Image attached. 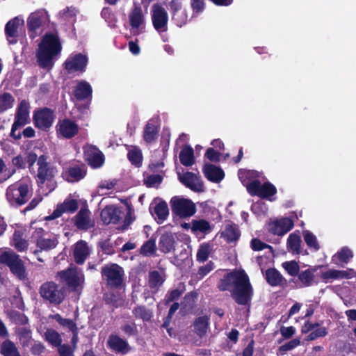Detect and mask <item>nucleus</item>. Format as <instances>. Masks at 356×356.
<instances>
[{
  "instance_id": "1",
  "label": "nucleus",
  "mask_w": 356,
  "mask_h": 356,
  "mask_svg": "<svg viewBox=\"0 0 356 356\" xmlns=\"http://www.w3.org/2000/svg\"><path fill=\"white\" fill-rule=\"evenodd\" d=\"M218 288L221 291H229L232 298L240 305L248 304L252 295L248 277L243 270L227 273L220 280Z\"/></svg>"
},
{
  "instance_id": "2",
  "label": "nucleus",
  "mask_w": 356,
  "mask_h": 356,
  "mask_svg": "<svg viewBox=\"0 0 356 356\" xmlns=\"http://www.w3.org/2000/svg\"><path fill=\"white\" fill-rule=\"evenodd\" d=\"M62 45L56 33H46L39 44L37 52L38 62L43 68L52 67L54 60L60 54Z\"/></svg>"
},
{
  "instance_id": "3",
  "label": "nucleus",
  "mask_w": 356,
  "mask_h": 356,
  "mask_svg": "<svg viewBox=\"0 0 356 356\" xmlns=\"http://www.w3.org/2000/svg\"><path fill=\"white\" fill-rule=\"evenodd\" d=\"M253 172L251 171L240 170L238 177L243 184L246 186L248 193L252 195H257L264 198H269L274 195L277 189L274 185L270 182H265L261 184L258 180H254L251 182L246 181V178L251 177Z\"/></svg>"
},
{
  "instance_id": "4",
  "label": "nucleus",
  "mask_w": 356,
  "mask_h": 356,
  "mask_svg": "<svg viewBox=\"0 0 356 356\" xmlns=\"http://www.w3.org/2000/svg\"><path fill=\"white\" fill-rule=\"evenodd\" d=\"M30 196L29 187L26 183L16 182L9 186L6 191V200L12 207L24 204Z\"/></svg>"
},
{
  "instance_id": "5",
  "label": "nucleus",
  "mask_w": 356,
  "mask_h": 356,
  "mask_svg": "<svg viewBox=\"0 0 356 356\" xmlns=\"http://www.w3.org/2000/svg\"><path fill=\"white\" fill-rule=\"evenodd\" d=\"M32 238L37 249L34 254L39 252L49 251L54 249L58 244V236L54 233L45 232L42 228H35L32 233Z\"/></svg>"
},
{
  "instance_id": "6",
  "label": "nucleus",
  "mask_w": 356,
  "mask_h": 356,
  "mask_svg": "<svg viewBox=\"0 0 356 356\" xmlns=\"http://www.w3.org/2000/svg\"><path fill=\"white\" fill-rule=\"evenodd\" d=\"M49 22V16L44 9L31 13L27 18L28 33L31 38L40 35L43 27Z\"/></svg>"
},
{
  "instance_id": "7",
  "label": "nucleus",
  "mask_w": 356,
  "mask_h": 356,
  "mask_svg": "<svg viewBox=\"0 0 356 356\" xmlns=\"http://www.w3.org/2000/svg\"><path fill=\"white\" fill-rule=\"evenodd\" d=\"M130 31L134 35L142 33L146 25V12L142 10L139 3L134 2L128 14Z\"/></svg>"
},
{
  "instance_id": "8",
  "label": "nucleus",
  "mask_w": 356,
  "mask_h": 356,
  "mask_svg": "<svg viewBox=\"0 0 356 356\" xmlns=\"http://www.w3.org/2000/svg\"><path fill=\"white\" fill-rule=\"evenodd\" d=\"M0 263L9 266L11 272L19 280H24L26 278L24 262L15 252L10 251L2 253L0 255Z\"/></svg>"
},
{
  "instance_id": "9",
  "label": "nucleus",
  "mask_w": 356,
  "mask_h": 356,
  "mask_svg": "<svg viewBox=\"0 0 356 356\" xmlns=\"http://www.w3.org/2000/svg\"><path fill=\"white\" fill-rule=\"evenodd\" d=\"M170 204L172 213L181 218L192 216L196 211L195 206L191 200L181 197H172Z\"/></svg>"
},
{
  "instance_id": "10",
  "label": "nucleus",
  "mask_w": 356,
  "mask_h": 356,
  "mask_svg": "<svg viewBox=\"0 0 356 356\" xmlns=\"http://www.w3.org/2000/svg\"><path fill=\"white\" fill-rule=\"evenodd\" d=\"M151 15L154 28L158 32L168 30V15L163 6L158 3L154 4L152 6Z\"/></svg>"
},
{
  "instance_id": "11",
  "label": "nucleus",
  "mask_w": 356,
  "mask_h": 356,
  "mask_svg": "<svg viewBox=\"0 0 356 356\" xmlns=\"http://www.w3.org/2000/svg\"><path fill=\"white\" fill-rule=\"evenodd\" d=\"M41 296L55 304H59L64 298L63 291L52 282L44 283L40 289Z\"/></svg>"
},
{
  "instance_id": "12",
  "label": "nucleus",
  "mask_w": 356,
  "mask_h": 356,
  "mask_svg": "<svg viewBox=\"0 0 356 356\" xmlns=\"http://www.w3.org/2000/svg\"><path fill=\"white\" fill-rule=\"evenodd\" d=\"M102 275L109 286L117 287L122 283L124 270L117 264H110L103 268Z\"/></svg>"
},
{
  "instance_id": "13",
  "label": "nucleus",
  "mask_w": 356,
  "mask_h": 356,
  "mask_svg": "<svg viewBox=\"0 0 356 356\" xmlns=\"http://www.w3.org/2000/svg\"><path fill=\"white\" fill-rule=\"evenodd\" d=\"M293 227V221L290 218H282L270 221L267 225L268 231L277 236H284Z\"/></svg>"
},
{
  "instance_id": "14",
  "label": "nucleus",
  "mask_w": 356,
  "mask_h": 356,
  "mask_svg": "<svg viewBox=\"0 0 356 356\" xmlns=\"http://www.w3.org/2000/svg\"><path fill=\"white\" fill-rule=\"evenodd\" d=\"M58 275L70 286L74 289L81 286L84 282L83 274L76 267H70L67 270L60 271Z\"/></svg>"
},
{
  "instance_id": "15",
  "label": "nucleus",
  "mask_w": 356,
  "mask_h": 356,
  "mask_svg": "<svg viewBox=\"0 0 356 356\" xmlns=\"http://www.w3.org/2000/svg\"><path fill=\"white\" fill-rule=\"evenodd\" d=\"M88 64V57L81 54L70 55L65 62V67L68 72H81L86 70Z\"/></svg>"
},
{
  "instance_id": "16",
  "label": "nucleus",
  "mask_w": 356,
  "mask_h": 356,
  "mask_svg": "<svg viewBox=\"0 0 356 356\" xmlns=\"http://www.w3.org/2000/svg\"><path fill=\"white\" fill-rule=\"evenodd\" d=\"M54 118L52 111L48 108L35 111L33 115L35 126L43 131H47L51 127Z\"/></svg>"
},
{
  "instance_id": "17",
  "label": "nucleus",
  "mask_w": 356,
  "mask_h": 356,
  "mask_svg": "<svg viewBox=\"0 0 356 356\" xmlns=\"http://www.w3.org/2000/svg\"><path fill=\"white\" fill-rule=\"evenodd\" d=\"M24 24V20L21 17H16L10 20L6 25L5 32L10 44H15L17 41L19 31Z\"/></svg>"
},
{
  "instance_id": "18",
  "label": "nucleus",
  "mask_w": 356,
  "mask_h": 356,
  "mask_svg": "<svg viewBox=\"0 0 356 356\" xmlns=\"http://www.w3.org/2000/svg\"><path fill=\"white\" fill-rule=\"evenodd\" d=\"M78 208V202L76 200L66 199L63 203L57 205L54 212L44 217L45 220H51L59 218L64 213H73Z\"/></svg>"
},
{
  "instance_id": "19",
  "label": "nucleus",
  "mask_w": 356,
  "mask_h": 356,
  "mask_svg": "<svg viewBox=\"0 0 356 356\" xmlns=\"http://www.w3.org/2000/svg\"><path fill=\"white\" fill-rule=\"evenodd\" d=\"M179 179L183 184L193 191L202 192L204 191L203 184L200 177L195 173L187 172L179 174Z\"/></svg>"
},
{
  "instance_id": "20",
  "label": "nucleus",
  "mask_w": 356,
  "mask_h": 356,
  "mask_svg": "<svg viewBox=\"0 0 356 356\" xmlns=\"http://www.w3.org/2000/svg\"><path fill=\"white\" fill-rule=\"evenodd\" d=\"M56 128L58 136L65 138H71L74 137L79 131L78 125L70 120L59 121Z\"/></svg>"
},
{
  "instance_id": "21",
  "label": "nucleus",
  "mask_w": 356,
  "mask_h": 356,
  "mask_svg": "<svg viewBox=\"0 0 356 356\" xmlns=\"http://www.w3.org/2000/svg\"><path fill=\"white\" fill-rule=\"evenodd\" d=\"M84 154L86 161L94 168H99L104 163V154L92 145H88L85 147Z\"/></svg>"
},
{
  "instance_id": "22",
  "label": "nucleus",
  "mask_w": 356,
  "mask_h": 356,
  "mask_svg": "<svg viewBox=\"0 0 356 356\" xmlns=\"http://www.w3.org/2000/svg\"><path fill=\"white\" fill-rule=\"evenodd\" d=\"M29 102L22 100L19 104L15 116L14 128L22 127L29 122Z\"/></svg>"
},
{
  "instance_id": "23",
  "label": "nucleus",
  "mask_w": 356,
  "mask_h": 356,
  "mask_svg": "<svg viewBox=\"0 0 356 356\" xmlns=\"http://www.w3.org/2000/svg\"><path fill=\"white\" fill-rule=\"evenodd\" d=\"M74 224L78 229L86 230L95 225V221L88 209H81L74 217Z\"/></svg>"
},
{
  "instance_id": "24",
  "label": "nucleus",
  "mask_w": 356,
  "mask_h": 356,
  "mask_svg": "<svg viewBox=\"0 0 356 356\" xmlns=\"http://www.w3.org/2000/svg\"><path fill=\"white\" fill-rule=\"evenodd\" d=\"M159 131V120L157 118L150 119L143 131V138L147 143L154 142L158 136Z\"/></svg>"
},
{
  "instance_id": "25",
  "label": "nucleus",
  "mask_w": 356,
  "mask_h": 356,
  "mask_svg": "<svg viewBox=\"0 0 356 356\" xmlns=\"http://www.w3.org/2000/svg\"><path fill=\"white\" fill-rule=\"evenodd\" d=\"M91 248L83 241H78L74 246V258L79 264H82L90 255Z\"/></svg>"
},
{
  "instance_id": "26",
  "label": "nucleus",
  "mask_w": 356,
  "mask_h": 356,
  "mask_svg": "<svg viewBox=\"0 0 356 356\" xmlns=\"http://www.w3.org/2000/svg\"><path fill=\"white\" fill-rule=\"evenodd\" d=\"M121 210L114 206H108L101 212V218L104 224L116 223L120 218Z\"/></svg>"
},
{
  "instance_id": "27",
  "label": "nucleus",
  "mask_w": 356,
  "mask_h": 356,
  "mask_svg": "<svg viewBox=\"0 0 356 356\" xmlns=\"http://www.w3.org/2000/svg\"><path fill=\"white\" fill-rule=\"evenodd\" d=\"M302 332L307 333L311 332L307 336L308 340H314L316 338L324 337L327 334V329L325 327H319L316 323H306L302 327Z\"/></svg>"
},
{
  "instance_id": "28",
  "label": "nucleus",
  "mask_w": 356,
  "mask_h": 356,
  "mask_svg": "<svg viewBox=\"0 0 356 356\" xmlns=\"http://www.w3.org/2000/svg\"><path fill=\"white\" fill-rule=\"evenodd\" d=\"M38 165V176L41 181H44L46 179H49L54 176L55 170L54 168L49 166V163L47 161V157L45 156L42 155L39 157Z\"/></svg>"
},
{
  "instance_id": "29",
  "label": "nucleus",
  "mask_w": 356,
  "mask_h": 356,
  "mask_svg": "<svg viewBox=\"0 0 356 356\" xmlns=\"http://www.w3.org/2000/svg\"><path fill=\"white\" fill-rule=\"evenodd\" d=\"M86 175V171L79 166H72L67 169L63 173V178L68 182H76L82 179Z\"/></svg>"
},
{
  "instance_id": "30",
  "label": "nucleus",
  "mask_w": 356,
  "mask_h": 356,
  "mask_svg": "<svg viewBox=\"0 0 356 356\" xmlns=\"http://www.w3.org/2000/svg\"><path fill=\"white\" fill-rule=\"evenodd\" d=\"M203 172L206 177L213 182H219L224 177L223 171L220 168L212 164H205Z\"/></svg>"
},
{
  "instance_id": "31",
  "label": "nucleus",
  "mask_w": 356,
  "mask_h": 356,
  "mask_svg": "<svg viewBox=\"0 0 356 356\" xmlns=\"http://www.w3.org/2000/svg\"><path fill=\"white\" fill-rule=\"evenodd\" d=\"M108 344L116 353H126L129 350L128 343L118 336H111Z\"/></svg>"
},
{
  "instance_id": "32",
  "label": "nucleus",
  "mask_w": 356,
  "mask_h": 356,
  "mask_svg": "<svg viewBox=\"0 0 356 356\" xmlns=\"http://www.w3.org/2000/svg\"><path fill=\"white\" fill-rule=\"evenodd\" d=\"M240 236L241 233L237 226L233 224L226 225L224 230L221 232V236L229 243L236 241Z\"/></svg>"
},
{
  "instance_id": "33",
  "label": "nucleus",
  "mask_w": 356,
  "mask_h": 356,
  "mask_svg": "<svg viewBox=\"0 0 356 356\" xmlns=\"http://www.w3.org/2000/svg\"><path fill=\"white\" fill-rule=\"evenodd\" d=\"M169 215L168 204L164 201H159L156 203L154 207L153 216L157 220L158 222H163Z\"/></svg>"
},
{
  "instance_id": "34",
  "label": "nucleus",
  "mask_w": 356,
  "mask_h": 356,
  "mask_svg": "<svg viewBox=\"0 0 356 356\" xmlns=\"http://www.w3.org/2000/svg\"><path fill=\"white\" fill-rule=\"evenodd\" d=\"M213 229V227L210 223L203 219L193 220L192 221L191 231L194 234H207L210 233Z\"/></svg>"
},
{
  "instance_id": "35",
  "label": "nucleus",
  "mask_w": 356,
  "mask_h": 356,
  "mask_svg": "<svg viewBox=\"0 0 356 356\" xmlns=\"http://www.w3.org/2000/svg\"><path fill=\"white\" fill-rule=\"evenodd\" d=\"M301 243L302 241L299 234L296 233L291 234L289 236L286 242L288 250L294 254H300Z\"/></svg>"
},
{
  "instance_id": "36",
  "label": "nucleus",
  "mask_w": 356,
  "mask_h": 356,
  "mask_svg": "<svg viewBox=\"0 0 356 356\" xmlns=\"http://www.w3.org/2000/svg\"><path fill=\"white\" fill-rule=\"evenodd\" d=\"M91 93L92 88L90 85L85 81L79 82L74 91L75 97L79 99H86L90 96Z\"/></svg>"
},
{
  "instance_id": "37",
  "label": "nucleus",
  "mask_w": 356,
  "mask_h": 356,
  "mask_svg": "<svg viewBox=\"0 0 356 356\" xmlns=\"http://www.w3.org/2000/svg\"><path fill=\"white\" fill-rule=\"evenodd\" d=\"M353 257L352 251L346 248H342L337 254L332 257V262L335 264L341 263H348V261Z\"/></svg>"
},
{
  "instance_id": "38",
  "label": "nucleus",
  "mask_w": 356,
  "mask_h": 356,
  "mask_svg": "<svg viewBox=\"0 0 356 356\" xmlns=\"http://www.w3.org/2000/svg\"><path fill=\"white\" fill-rule=\"evenodd\" d=\"M180 162L186 166L192 165L194 163L193 149L190 146H185L179 154Z\"/></svg>"
},
{
  "instance_id": "39",
  "label": "nucleus",
  "mask_w": 356,
  "mask_h": 356,
  "mask_svg": "<svg viewBox=\"0 0 356 356\" xmlns=\"http://www.w3.org/2000/svg\"><path fill=\"white\" fill-rule=\"evenodd\" d=\"M175 237L172 234H164L160 239V249L163 252H169L174 248Z\"/></svg>"
},
{
  "instance_id": "40",
  "label": "nucleus",
  "mask_w": 356,
  "mask_h": 356,
  "mask_svg": "<svg viewBox=\"0 0 356 356\" xmlns=\"http://www.w3.org/2000/svg\"><path fill=\"white\" fill-rule=\"evenodd\" d=\"M15 98L8 92L0 95V113H3L13 108Z\"/></svg>"
},
{
  "instance_id": "41",
  "label": "nucleus",
  "mask_w": 356,
  "mask_h": 356,
  "mask_svg": "<svg viewBox=\"0 0 356 356\" xmlns=\"http://www.w3.org/2000/svg\"><path fill=\"white\" fill-rule=\"evenodd\" d=\"M266 279L271 286L280 285L283 282L281 274L274 268H270L266 271Z\"/></svg>"
},
{
  "instance_id": "42",
  "label": "nucleus",
  "mask_w": 356,
  "mask_h": 356,
  "mask_svg": "<svg viewBox=\"0 0 356 356\" xmlns=\"http://www.w3.org/2000/svg\"><path fill=\"white\" fill-rule=\"evenodd\" d=\"M164 282V277L161 273L152 271L149 275V286L155 292Z\"/></svg>"
},
{
  "instance_id": "43",
  "label": "nucleus",
  "mask_w": 356,
  "mask_h": 356,
  "mask_svg": "<svg viewBox=\"0 0 356 356\" xmlns=\"http://www.w3.org/2000/svg\"><path fill=\"white\" fill-rule=\"evenodd\" d=\"M13 245L18 251L23 252L27 250L29 243L23 238L22 234L19 231H15L13 234Z\"/></svg>"
},
{
  "instance_id": "44",
  "label": "nucleus",
  "mask_w": 356,
  "mask_h": 356,
  "mask_svg": "<svg viewBox=\"0 0 356 356\" xmlns=\"http://www.w3.org/2000/svg\"><path fill=\"white\" fill-rule=\"evenodd\" d=\"M209 319L206 316L197 318L194 323L195 332L200 336H203L207 330L209 325Z\"/></svg>"
},
{
  "instance_id": "45",
  "label": "nucleus",
  "mask_w": 356,
  "mask_h": 356,
  "mask_svg": "<svg viewBox=\"0 0 356 356\" xmlns=\"http://www.w3.org/2000/svg\"><path fill=\"white\" fill-rule=\"evenodd\" d=\"M302 236L306 244L309 248H312L315 251L320 249L317 238L312 232L309 230H305L302 232Z\"/></svg>"
},
{
  "instance_id": "46",
  "label": "nucleus",
  "mask_w": 356,
  "mask_h": 356,
  "mask_svg": "<svg viewBox=\"0 0 356 356\" xmlns=\"http://www.w3.org/2000/svg\"><path fill=\"white\" fill-rule=\"evenodd\" d=\"M133 314L136 318H140L143 321H149L153 316L152 311L143 306H138L135 307L133 310Z\"/></svg>"
},
{
  "instance_id": "47",
  "label": "nucleus",
  "mask_w": 356,
  "mask_h": 356,
  "mask_svg": "<svg viewBox=\"0 0 356 356\" xmlns=\"http://www.w3.org/2000/svg\"><path fill=\"white\" fill-rule=\"evenodd\" d=\"M129 161L134 165L138 167L141 165L143 156L140 149L138 147H132L129 150L127 154Z\"/></svg>"
},
{
  "instance_id": "48",
  "label": "nucleus",
  "mask_w": 356,
  "mask_h": 356,
  "mask_svg": "<svg viewBox=\"0 0 356 356\" xmlns=\"http://www.w3.org/2000/svg\"><path fill=\"white\" fill-rule=\"evenodd\" d=\"M77 13L78 10L76 8L70 7L61 10L59 13V16L64 22L74 23Z\"/></svg>"
},
{
  "instance_id": "49",
  "label": "nucleus",
  "mask_w": 356,
  "mask_h": 356,
  "mask_svg": "<svg viewBox=\"0 0 356 356\" xmlns=\"http://www.w3.org/2000/svg\"><path fill=\"white\" fill-rule=\"evenodd\" d=\"M1 353L3 356H20L15 344L9 340L2 343Z\"/></svg>"
},
{
  "instance_id": "50",
  "label": "nucleus",
  "mask_w": 356,
  "mask_h": 356,
  "mask_svg": "<svg viewBox=\"0 0 356 356\" xmlns=\"http://www.w3.org/2000/svg\"><path fill=\"white\" fill-rule=\"evenodd\" d=\"M45 339L52 346H60L62 340L60 334L55 330L49 329L44 333Z\"/></svg>"
},
{
  "instance_id": "51",
  "label": "nucleus",
  "mask_w": 356,
  "mask_h": 356,
  "mask_svg": "<svg viewBox=\"0 0 356 356\" xmlns=\"http://www.w3.org/2000/svg\"><path fill=\"white\" fill-rule=\"evenodd\" d=\"M211 250L212 247L210 244L206 243L201 244L197 253V259L200 261H206Z\"/></svg>"
},
{
  "instance_id": "52",
  "label": "nucleus",
  "mask_w": 356,
  "mask_h": 356,
  "mask_svg": "<svg viewBox=\"0 0 356 356\" xmlns=\"http://www.w3.org/2000/svg\"><path fill=\"white\" fill-rule=\"evenodd\" d=\"M116 184L115 179L111 180H103L102 181L97 187V193L99 195H104V190H111L114 188Z\"/></svg>"
},
{
  "instance_id": "53",
  "label": "nucleus",
  "mask_w": 356,
  "mask_h": 356,
  "mask_svg": "<svg viewBox=\"0 0 356 356\" xmlns=\"http://www.w3.org/2000/svg\"><path fill=\"white\" fill-rule=\"evenodd\" d=\"M283 268L291 276H295L298 273L299 265L295 261H286L282 264Z\"/></svg>"
},
{
  "instance_id": "54",
  "label": "nucleus",
  "mask_w": 356,
  "mask_h": 356,
  "mask_svg": "<svg viewBox=\"0 0 356 356\" xmlns=\"http://www.w3.org/2000/svg\"><path fill=\"white\" fill-rule=\"evenodd\" d=\"M172 20L179 27L184 26L187 21V15L185 10L173 13L172 15Z\"/></svg>"
},
{
  "instance_id": "55",
  "label": "nucleus",
  "mask_w": 356,
  "mask_h": 356,
  "mask_svg": "<svg viewBox=\"0 0 356 356\" xmlns=\"http://www.w3.org/2000/svg\"><path fill=\"white\" fill-rule=\"evenodd\" d=\"M314 272L311 270H305L299 274V280L305 286H309L312 283L314 279Z\"/></svg>"
},
{
  "instance_id": "56",
  "label": "nucleus",
  "mask_w": 356,
  "mask_h": 356,
  "mask_svg": "<svg viewBox=\"0 0 356 356\" xmlns=\"http://www.w3.org/2000/svg\"><path fill=\"white\" fill-rule=\"evenodd\" d=\"M161 181L162 177L159 175H149L145 180V183L148 187H156Z\"/></svg>"
},
{
  "instance_id": "57",
  "label": "nucleus",
  "mask_w": 356,
  "mask_h": 356,
  "mask_svg": "<svg viewBox=\"0 0 356 356\" xmlns=\"http://www.w3.org/2000/svg\"><path fill=\"white\" fill-rule=\"evenodd\" d=\"M156 245L154 241H147L141 248L140 252L144 255H150L154 252Z\"/></svg>"
},
{
  "instance_id": "58",
  "label": "nucleus",
  "mask_w": 356,
  "mask_h": 356,
  "mask_svg": "<svg viewBox=\"0 0 356 356\" xmlns=\"http://www.w3.org/2000/svg\"><path fill=\"white\" fill-rule=\"evenodd\" d=\"M14 171L8 170L6 168V165L3 161V159H0V175L2 176L1 181H5L13 174Z\"/></svg>"
},
{
  "instance_id": "59",
  "label": "nucleus",
  "mask_w": 356,
  "mask_h": 356,
  "mask_svg": "<svg viewBox=\"0 0 356 356\" xmlns=\"http://www.w3.org/2000/svg\"><path fill=\"white\" fill-rule=\"evenodd\" d=\"M300 343V341L299 339H294L280 346L279 350L283 352L289 351L298 346Z\"/></svg>"
},
{
  "instance_id": "60",
  "label": "nucleus",
  "mask_w": 356,
  "mask_h": 356,
  "mask_svg": "<svg viewBox=\"0 0 356 356\" xmlns=\"http://www.w3.org/2000/svg\"><path fill=\"white\" fill-rule=\"evenodd\" d=\"M251 248L253 250L260 251L270 246L257 238H253L250 243Z\"/></svg>"
},
{
  "instance_id": "61",
  "label": "nucleus",
  "mask_w": 356,
  "mask_h": 356,
  "mask_svg": "<svg viewBox=\"0 0 356 356\" xmlns=\"http://www.w3.org/2000/svg\"><path fill=\"white\" fill-rule=\"evenodd\" d=\"M10 314L11 318L13 319V321H15L17 323L25 324L28 321L27 318L24 314L18 312H11Z\"/></svg>"
},
{
  "instance_id": "62",
  "label": "nucleus",
  "mask_w": 356,
  "mask_h": 356,
  "mask_svg": "<svg viewBox=\"0 0 356 356\" xmlns=\"http://www.w3.org/2000/svg\"><path fill=\"white\" fill-rule=\"evenodd\" d=\"M171 15L175 13L181 12L184 10L182 8V3L180 0H172L170 3Z\"/></svg>"
},
{
  "instance_id": "63",
  "label": "nucleus",
  "mask_w": 356,
  "mask_h": 356,
  "mask_svg": "<svg viewBox=\"0 0 356 356\" xmlns=\"http://www.w3.org/2000/svg\"><path fill=\"white\" fill-rule=\"evenodd\" d=\"M184 289H177L172 290L166 297L167 302H172L174 301L179 298V296L183 293Z\"/></svg>"
},
{
  "instance_id": "64",
  "label": "nucleus",
  "mask_w": 356,
  "mask_h": 356,
  "mask_svg": "<svg viewBox=\"0 0 356 356\" xmlns=\"http://www.w3.org/2000/svg\"><path fill=\"white\" fill-rule=\"evenodd\" d=\"M74 350L68 345H62L58 348L60 356H74Z\"/></svg>"
}]
</instances>
